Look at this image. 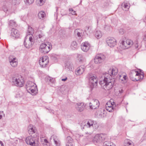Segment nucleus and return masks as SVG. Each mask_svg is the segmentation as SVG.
<instances>
[{
	"label": "nucleus",
	"instance_id": "nucleus-26",
	"mask_svg": "<svg viewBox=\"0 0 146 146\" xmlns=\"http://www.w3.org/2000/svg\"><path fill=\"white\" fill-rule=\"evenodd\" d=\"M95 36L96 38L98 39L101 37L102 36V34L101 31H96L95 34Z\"/></svg>",
	"mask_w": 146,
	"mask_h": 146
},
{
	"label": "nucleus",
	"instance_id": "nucleus-61",
	"mask_svg": "<svg viewBox=\"0 0 146 146\" xmlns=\"http://www.w3.org/2000/svg\"><path fill=\"white\" fill-rule=\"evenodd\" d=\"M123 91L122 90H121V91H119L120 93H122L123 92Z\"/></svg>",
	"mask_w": 146,
	"mask_h": 146
},
{
	"label": "nucleus",
	"instance_id": "nucleus-22",
	"mask_svg": "<svg viewBox=\"0 0 146 146\" xmlns=\"http://www.w3.org/2000/svg\"><path fill=\"white\" fill-rule=\"evenodd\" d=\"M121 7L123 10L125 11L128 10L130 7L129 4L127 1H125L122 3Z\"/></svg>",
	"mask_w": 146,
	"mask_h": 146
},
{
	"label": "nucleus",
	"instance_id": "nucleus-7",
	"mask_svg": "<svg viewBox=\"0 0 146 146\" xmlns=\"http://www.w3.org/2000/svg\"><path fill=\"white\" fill-rule=\"evenodd\" d=\"M52 48V46L47 45L45 43H42L39 47L40 53L45 54L47 53Z\"/></svg>",
	"mask_w": 146,
	"mask_h": 146
},
{
	"label": "nucleus",
	"instance_id": "nucleus-49",
	"mask_svg": "<svg viewBox=\"0 0 146 146\" xmlns=\"http://www.w3.org/2000/svg\"><path fill=\"white\" fill-rule=\"evenodd\" d=\"M44 146H50V143H44Z\"/></svg>",
	"mask_w": 146,
	"mask_h": 146
},
{
	"label": "nucleus",
	"instance_id": "nucleus-24",
	"mask_svg": "<svg viewBox=\"0 0 146 146\" xmlns=\"http://www.w3.org/2000/svg\"><path fill=\"white\" fill-rule=\"evenodd\" d=\"M35 127L32 125H30L28 127V131L29 134L32 135L35 133Z\"/></svg>",
	"mask_w": 146,
	"mask_h": 146
},
{
	"label": "nucleus",
	"instance_id": "nucleus-40",
	"mask_svg": "<svg viewBox=\"0 0 146 146\" xmlns=\"http://www.w3.org/2000/svg\"><path fill=\"white\" fill-rule=\"evenodd\" d=\"M77 56L79 62H81L82 61L83 56L82 54H78Z\"/></svg>",
	"mask_w": 146,
	"mask_h": 146
},
{
	"label": "nucleus",
	"instance_id": "nucleus-34",
	"mask_svg": "<svg viewBox=\"0 0 146 146\" xmlns=\"http://www.w3.org/2000/svg\"><path fill=\"white\" fill-rule=\"evenodd\" d=\"M103 146H115L113 143H110L107 142H105L104 143Z\"/></svg>",
	"mask_w": 146,
	"mask_h": 146
},
{
	"label": "nucleus",
	"instance_id": "nucleus-50",
	"mask_svg": "<svg viewBox=\"0 0 146 146\" xmlns=\"http://www.w3.org/2000/svg\"><path fill=\"white\" fill-rule=\"evenodd\" d=\"M135 48L137 49L138 48V43L137 42H136V43L135 44Z\"/></svg>",
	"mask_w": 146,
	"mask_h": 146
},
{
	"label": "nucleus",
	"instance_id": "nucleus-55",
	"mask_svg": "<svg viewBox=\"0 0 146 146\" xmlns=\"http://www.w3.org/2000/svg\"><path fill=\"white\" fill-rule=\"evenodd\" d=\"M88 137H89V141H92V137H91V136L90 135V134Z\"/></svg>",
	"mask_w": 146,
	"mask_h": 146
},
{
	"label": "nucleus",
	"instance_id": "nucleus-20",
	"mask_svg": "<svg viewBox=\"0 0 146 146\" xmlns=\"http://www.w3.org/2000/svg\"><path fill=\"white\" fill-rule=\"evenodd\" d=\"M85 70V68L84 66H80L76 69L75 73L77 75H80L83 73Z\"/></svg>",
	"mask_w": 146,
	"mask_h": 146
},
{
	"label": "nucleus",
	"instance_id": "nucleus-54",
	"mask_svg": "<svg viewBox=\"0 0 146 146\" xmlns=\"http://www.w3.org/2000/svg\"><path fill=\"white\" fill-rule=\"evenodd\" d=\"M43 140L44 141V143H48L47 140L45 139H44Z\"/></svg>",
	"mask_w": 146,
	"mask_h": 146
},
{
	"label": "nucleus",
	"instance_id": "nucleus-23",
	"mask_svg": "<svg viewBox=\"0 0 146 146\" xmlns=\"http://www.w3.org/2000/svg\"><path fill=\"white\" fill-rule=\"evenodd\" d=\"M81 48L83 51L86 52L89 49V46L88 43L85 42L82 44Z\"/></svg>",
	"mask_w": 146,
	"mask_h": 146
},
{
	"label": "nucleus",
	"instance_id": "nucleus-2",
	"mask_svg": "<svg viewBox=\"0 0 146 146\" xmlns=\"http://www.w3.org/2000/svg\"><path fill=\"white\" fill-rule=\"evenodd\" d=\"M81 127L82 129L87 128L90 130H94L97 129L99 125L96 121L89 120L82 122L81 124Z\"/></svg>",
	"mask_w": 146,
	"mask_h": 146
},
{
	"label": "nucleus",
	"instance_id": "nucleus-4",
	"mask_svg": "<svg viewBox=\"0 0 146 146\" xmlns=\"http://www.w3.org/2000/svg\"><path fill=\"white\" fill-rule=\"evenodd\" d=\"M89 80V85L92 88L97 86L98 80L96 75L92 74H88L87 77Z\"/></svg>",
	"mask_w": 146,
	"mask_h": 146
},
{
	"label": "nucleus",
	"instance_id": "nucleus-41",
	"mask_svg": "<svg viewBox=\"0 0 146 146\" xmlns=\"http://www.w3.org/2000/svg\"><path fill=\"white\" fill-rule=\"evenodd\" d=\"M69 11L71 12V14L73 15H76V11H74L73 9L72 8H70L69 9Z\"/></svg>",
	"mask_w": 146,
	"mask_h": 146
},
{
	"label": "nucleus",
	"instance_id": "nucleus-15",
	"mask_svg": "<svg viewBox=\"0 0 146 146\" xmlns=\"http://www.w3.org/2000/svg\"><path fill=\"white\" fill-rule=\"evenodd\" d=\"M26 143L28 144L33 146H35L36 143L34 138L32 137L29 136L27 137L25 140Z\"/></svg>",
	"mask_w": 146,
	"mask_h": 146
},
{
	"label": "nucleus",
	"instance_id": "nucleus-28",
	"mask_svg": "<svg viewBox=\"0 0 146 146\" xmlns=\"http://www.w3.org/2000/svg\"><path fill=\"white\" fill-rule=\"evenodd\" d=\"M70 47L72 49L75 50L77 48V45L76 41H73L71 44Z\"/></svg>",
	"mask_w": 146,
	"mask_h": 146
},
{
	"label": "nucleus",
	"instance_id": "nucleus-57",
	"mask_svg": "<svg viewBox=\"0 0 146 146\" xmlns=\"http://www.w3.org/2000/svg\"><path fill=\"white\" fill-rule=\"evenodd\" d=\"M67 79V78L66 77L65 78L62 79L61 80L62 81H66Z\"/></svg>",
	"mask_w": 146,
	"mask_h": 146
},
{
	"label": "nucleus",
	"instance_id": "nucleus-47",
	"mask_svg": "<svg viewBox=\"0 0 146 146\" xmlns=\"http://www.w3.org/2000/svg\"><path fill=\"white\" fill-rule=\"evenodd\" d=\"M2 9L5 12H6L7 11L8 9L5 6H3L2 7Z\"/></svg>",
	"mask_w": 146,
	"mask_h": 146
},
{
	"label": "nucleus",
	"instance_id": "nucleus-42",
	"mask_svg": "<svg viewBox=\"0 0 146 146\" xmlns=\"http://www.w3.org/2000/svg\"><path fill=\"white\" fill-rule=\"evenodd\" d=\"M14 143H15V144H17L18 143V141L19 142H21L22 141V140L21 139H19L17 138H15L14 139Z\"/></svg>",
	"mask_w": 146,
	"mask_h": 146
},
{
	"label": "nucleus",
	"instance_id": "nucleus-60",
	"mask_svg": "<svg viewBox=\"0 0 146 146\" xmlns=\"http://www.w3.org/2000/svg\"><path fill=\"white\" fill-rule=\"evenodd\" d=\"M139 76L140 77V79H143V78H142V76H141V75H140V76Z\"/></svg>",
	"mask_w": 146,
	"mask_h": 146
},
{
	"label": "nucleus",
	"instance_id": "nucleus-64",
	"mask_svg": "<svg viewBox=\"0 0 146 146\" xmlns=\"http://www.w3.org/2000/svg\"><path fill=\"white\" fill-rule=\"evenodd\" d=\"M145 19H146V17H145Z\"/></svg>",
	"mask_w": 146,
	"mask_h": 146
},
{
	"label": "nucleus",
	"instance_id": "nucleus-32",
	"mask_svg": "<svg viewBox=\"0 0 146 146\" xmlns=\"http://www.w3.org/2000/svg\"><path fill=\"white\" fill-rule=\"evenodd\" d=\"M34 0H24L25 2L27 5H30L33 3Z\"/></svg>",
	"mask_w": 146,
	"mask_h": 146
},
{
	"label": "nucleus",
	"instance_id": "nucleus-25",
	"mask_svg": "<svg viewBox=\"0 0 146 146\" xmlns=\"http://www.w3.org/2000/svg\"><path fill=\"white\" fill-rule=\"evenodd\" d=\"M33 33V29L31 27L29 26L26 36L28 35V37H29L31 35H32Z\"/></svg>",
	"mask_w": 146,
	"mask_h": 146
},
{
	"label": "nucleus",
	"instance_id": "nucleus-9",
	"mask_svg": "<svg viewBox=\"0 0 146 146\" xmlns=\"http://www.w3.org/2000/svg\"><path fill=\"white\" fill-rule=\"evenodd\" d=\"M106 58V56L102 54H97L94 59V62L96 64H99L104 61Z\"/></svg>",
	"mask_w": 146,
	"mask_h": 146
},
{
	"label": "nucleus",
	"instance_id": "nucleus-17",
	"mask_svg": "<svg viewBox=\"0 0 146 146\" xmlns=\"http://www.w3.org/2000/svg\"><path fill=\"white\" fill-rule=\"evenodd\" d=\"M129 75L130 78H131L133 76H137L140 75L142 76V78L144 77V74H141L139 73L138 72L135 71L134 70H132L130 72Z\"/></svg>",
	"mask_w": 146,
	"mask_h": 146
},
{
	"label": "nucleus",
	"instance_id": "nucleus-3",
	"mask_svg": "<svg viewBox=\"0 0 146 146\" xmlns=\"http://www.w3.org/2000/svg\"><path fill=\"white\" fill-rule=\"evenodd\" d=\"M12 82L13 85L20 87L23 86L25 83L23 78L21 75L18 74H15L13 75Z\"/></svg>",
	"mask_w": 146,
	"mask_h": 146
},
{
	"label": "nucleus",
	"instance_id": "nucleus-21",
	"mask_svg": "<svg viewBox=\"0 0 146 146\" xmlns=\"http://www.w3.org/2000/svg\"><path fill=\"white\" fill-rule=\"evenodd\" d=\"M52 139L54 142L56 146H60V142L58 140L57 137L54 135H52L50 138V140H51Z\"/></svg>",
	"mask_w": 146,
	"mask_h": 146
},
{
	"label": "nucleus",
	"instance_id": "nucleus-12",
	"mask_svg": "<svg viewBox=\"0 0 146 146\" xmlns=\"http://www.w3.org/2000/svg\"><path fill=\"white\" fill-rule=\"evenodd\" d=\"M104 139V137L103 134H100L96 135L94 137L93 140L94 142H102Z\"/></svg>",
	"mask_w": 146,
	"mask_h": 146
},
{
	"label": "nucleus",
	"instance_id": "nucleus-29",
	"mask_svg": "<svg viewBox=\"0 0 146 146\" xmlns=\"http://www.w3.org/2000/svg\"><path fill=\"white\" fill-rule=\"evenodd\" d=\"M45 16V12L43 11L39 12L38 14V18L40 19H42Z\"/></svg>",
	"mask_w": 146,
	"mask_h": 146
},
{
	"label": "nucleus",
	"instance_id": "nucleus-45",
	"mask_svg": "<svg viewBox=\"0 0 146 146\" xmlns=\"http://www.w3.org/2000/svg\"><path fill=\"white\" fill-rule=\"evenodd\" d=\"M119 32L120 34L123 35L124 33V30L122 29H120L119 30Z\"/></svg>",
	"mask_w": 146,
	"mask_h": 146
},
{
	"label": "nucleus",
	"instance_id": "nucleus-5",
	"mask_svg": "<svg viewBox=\"0 0 146 146\" xmlns=\"http://www.w3.org/2000/svg\"><path fill=\"white\" fill-rule=\"evenodd\" d=\"M34 86L35 87H36V84L31 81H27L26 85V88L27 91L32 95H35L36 93Z\"/></svg>",
	"mask_w": 146,
	"mask_h": 146
},
{
	"label": "nucleus",
	"instance_id": "nucleus-43",
	"mask_svg": "<svg viewBox=\"0 0 146 146\" xmlns=\"http://www.w3.org/2000/svg\"><path fill=\"white\" fill-rule=\"evenodd\" d=\"M80 30L79 29H76L75 31V33L77 34V36L79 37L81 36L80 34L81 33L79 31Z\"/></svg>",
	"mask_w": 146,
	"mask_h": 146
},
{
	"label": "nucleus",
	"instance_id": "nucleus-16",
	"mask_svg": "<svg viewBox=\"0 0 146 146\" xmlns=\"http://www.w3.org/2000/svg\"><path fill=\"white\" fill-rule=\"evenodd\" d=\"M37 35V41L39 42H43L45 40L44 35L41 32L38 31Z\"/></svg>",
	"mask_w": 146,
	"mask_h": 146
},
{
	"label": "nucleus",
	"instance_id": "nucleus-19",
	"mask_svg": "<svg viewBox=\"0 0 146 146\" xmlns=\"http://www.w3.org/2000/svg\"><path fill=\"white\" fill-rule=\"evenodd\" d=\"M9 62L10 64L13 67H16L18 64V60L16 58H11L10 57L9 58Z\"/></svg>",
	"mask_w": 146,
	"mask_h": 146
},
{
	"label": "nucleus",
	"instance_id": "nucleus-39",
	"mask_svg": "<svg viewBox=\"0 0 146 146\" xmlns=\"http://www.w3.org/2000/svg\"><path fill=\"white\" fill-rule=\"evenodd\" d=\"M92 28L90 27H86L85 29V31H88L89 33H91L92 32Z\"/></svg>",
	"mask_w": 146,
	"mask_h": 146
},
{
	"label": "nucleus",
	"instance_id": "nucleus-8",
	"mask_svg": "<svg viewBox=\"0 0 146 146\" xmlns=\"http://www.w3.org/2000/svg\"><path fill=\"white\" fill-rule=\"evenodd\" d=\"M49 60L47 56H44L40 58L39 62L40 66L44 68L48 64Z\"/></svg>",
	"mask_w": 146,
	"mask_h": 146
},
{
	"label": "nucleus",
	"instance_id": "nucleus-37",
	"mask_svg": "<svg viewBox=\"0 0 146 146\" xmlns=\"http://www.w3.org/2000/svg\"><path fill=\"white\" fill-rule=\"evenodd\" d=\"M15 23L14 21L10 20L9 23V25L10 27H12L15 26Z\"/></svg>",
	"mask_w": 146,
	"mask_h": 146
},
{
	"label": "nucleus",
	"instance_id": "nucleus-30",
	"mask_svg": "<svg viewBox=\"0 0 146 146\" xmlns=\"http://www.w3.org/2000/svg\"><path fill=\"white\" fill-rule=\"evenodd\" d=\"M50 58L54 61H56L58 58V56L54 54H52L50 55Z\"/></svg>",
	"mask_w": 146,
	"mask_h": 146
},
{
	"label": "nucleus",
	"instance_id": "nucleus-52",
	"mask_svg": "<svg viewBox=\"0 0 146 146\" xmlns=\"http://www.w3.org/2000/svg\"><path fill=\"white\" fill-rule=\"evenodd\" d=\"M0 146H4L3 143L1 141H0Z\"/></svg>",
	"mask_w": 146,
	"mask_h": 146
},
{
	"label": "nucleus",
	"instance_id": "nucleus-6",
	"mask_svg": "<svg viewBox=\"0 0 146 146\" xmlns=\"http://www.w3.org/2000/svg\"><path fill=\"white\" fill-rule=\"evenodd\" d=\"M34 40L31 36L28 37V35L26 36L24 42V45L27 48H29L32 47L34 44Z\"/></svg>",
	"mask_w": 146,
	"mask_h": 146
},
{
	"label": "nucleus",
	"instance_id": "nucleus-1",
	"mask_svg": "<svg viewBox=\"0 0 146 146\" xmlns=\"http://www.w3.org/2000/svg\"><path fill=\"white\" fill-rule=\"evenodd\" d=\"M117 72V69L115 68L110 69L108 71V73H105L104 79L99 82L100 84L103 89L109 90L112 88L114 80L112 78L111 75H116Z\"/></svg>",
	"mask_w": 146,
	"mask_h": 146
},
{
	"label": "nucleus",
	"instance_id": "nucleus-48",
	"mask_svg": "<svg viewBox=\"0 0 146 146\" xmlns=\"http://www.w3.org/2000/svg\"><path fill=\"white\" fill-rule=\"evenodd\" d=\"M108 104V105L109 106H113V105L111 103H110V102H108L106 104Z\"/></svg>",
	"mask_w": 146,
	"mask_h": 146
},
{
	"label": "nucleus",
	"instance_id": "nucleus-33",
	"mask_svg": "<svg viewBox=\"0 0 146 146\" xmlns=\"http://www.w3.org/2000/svg\"><path fill=\"white\" fill-rule=\"evenodd\" d=\"M66 68L68 69L69 71H71L72 69V65L71 64H67L66 66Z\"/></svg>",
	"mask_w": 146,
	"mask_h": 146
},
{
	"label": "nucleus",
	"instance_id": "nucleus-58",
	"mask_svg": "<svg viewBox=\"0 0 146 146\" xmlns=\"http://www.w3.org/2000/svg\"><path fill=\"white\" fill-rule=\"evenodd\" d=\"M20 94L18 93L16 95V97L17 98H18L19 97H20V96H19Z\"/></svg>",
	"mask_w": 146,
	"mask_h": 146
},
{
	"label": "nucleus",
	"instance_id": "nucleus-46",
	"mask_svg": "<svg viewBox=\"0 0 146 146\" xmlns=\"http://www.w3.org/2000/svg\"><path fill=\"white\" fill-rule=\"evenodd\" d=\"M5 116V114L3 113V111H0V119H1L3 117V115Z\"/></svg>",
	"mask_w": 146,
	"mask_h": 146
},
{
	"label": "nucleus",
	"instance_id": "nucleus-13",
	"mask_svg": "<svg viewBox=\"0 0 146 146\" xmlns=\"http://www.w3.org/2000/svg\"><path fill=\"white\" fill-rule=\"evenodd\" d=\"M106 42L108 45L111 47L115 46L116 44V40L113 38H108Z\"/></svg>",
	"mask_w": 146,
	"mask_h": 146
},
{
	"label": "nucleus",
	"instance_id": "nucleus-31",
	"mask_svg": "<svg viewBox=\"0 0 146 146\" xmlns=\"http://www.w3.org/2000/svg\"><path fill=\"white\" fill-rule=\"evenodd\" d=\"M106 104V110L110 112H112L113 110V106H109L108 105Z\"/></svg>",
	"mask_w": 146,
	"mask_h": 146
},
{
	"label": "nucleus",
	"instance_id": "nucleus-35",
	"mask_svg": "<svg viewBox=\"0 0 146 146\" xmlns=\"http://www.w3.org/2000/svg\"><path fill=\"white\" fill-rule=\"evenodd\" d=\"M45 79L46 80H49L50 82H51L52 83H54L55 81L54 79L48 76L46 77L45 78Z\"/></svg>",
	"mask_w": 146,
	"mask_h": 146
},
{
	"label": "nucleus",
	"instance_id": "nucleus-10",
	"mask_svg": "<svg viewBox=\"0 0 146 146\" xmlns=\"http://www.w3.org/2000/svg\"><path fill=\"white\" fill-rule=\"evenodd\" d=\"M100 105L99 101L96 99H93L91 102L89 103V107L90 109H95L98 108Z\"/></svg>",
	"mask_w": 146,
	"mask_h": 146
},
{
	"label": "nucleus",
	"instance_id": "nucleus-62",
	"mask_svg": "<svg viewBox=\"0 0 146 146\" xmlns=\"http://www.w3.org/2000/svg\"><path fill=\"white\" fill-rule=\"evenodd\" d=\"M58 10V8L56 7V11H57Z\"/></svg>",
	"mask_w": 146,
	"mask_h": 146
},
{
	"label": "nucleus",
	"instance_id": "nucleus-38",
	"mask_svg": "<svg viewBox=\"0 0 146 146\" xmlns=\"http://www.w3.org/2000/svg\"><path fill=\"white\" fill-rule=\"evenodd\" d=\"M67 140L68 142V143H72L73 139L70 136H68L67 137Z\"/></svg>",
	"mask_w": 146,
	"mask_h": 146
},
{
	"label": "nucleus",
	"instance_id": "nucleus-56",
	"mask_svg": "<svg viewBox=\"0 0 146 146\" xmlns=\"http://www.w3.org/2000/svg\"><path fill=\"white\" fill-rule=\"evenodd\" d=\"M49 112L51 113H54V111L53 110H52L51 109L49 110Z\"/></svg>",
	"mask_w": 146,
	"mask_h": 146
},
{
	"label": "nucleus",
	"instance_id": "nucleus-36",
	"mask_svg": "<svg viewBox=\"0 0 146 146\" xmlns=\"http://www.w3.org/2000/svg\"><path fill=\"white\" fill-rule=\"evenodd\" d=\"M38 2L37 4V5L41 6L43 5L44 3V0H37V2Z\"/></svg>",
	"mask_w": 146,
	"mask_h": 146
},
{
	"label": "nucleus",
	"instance_id": "nucleus-44",
	"mask_svg": "<svg viewBox=\"0 0 146 146\" xmlns=\"http://www.w3.org/2000/svg\"><path fill=\"white\" fill-rule=\"evenodd\" d=\"M134 76H133L132 77L130 78L131 80L133 81H137L139 80V78H138V79H137L136 78L134 77Z\"/></svg>",
	"mask_w": 146,
	"mask_h": 146
},
{
	"label": "nucleus",
	"instance_id": "nucleus-18",
	"mask_svg": "<svg viewBox=\"0 0 146 146\" xmlns=\"http://www.w3.org/2000/svg\"><path fill=\"white\" fill-rule=\"evenodd\" d=\"M76 105V108L80 112L83 111L85 107V106L83 102L77 103Z\"/></svg>",
	"mask_w": 146,
	"mask_h": 146
},
{
	"label": "nucleus",
	"instance_id": "nucleus-27",
	"mask_svg": "<svg viewBox=\"0 0 146 146\" xmlns=\"http://www.w3.org/2000/svg\"><path fill=\"white\" fill-rule=\"evenodd\" d=\"M132 144V142L129 139H126L125 141V146H133Z\"/></svg>",
	"mask_w": 146,
	"mask_h": 146
},
{
	"label": "nucleus",
	"instance_id": "nucleus-11",
	"mask_svg": "<svg viewBox=\"0 0 146 146\" xmlns=\"http://www.w3.org/2000/svg\"><path fill=\"white\" fill-rule=\"evenodd\" d=\"M120 43L121 44V46L123 48L125 49L128 48L132 45L133 42L132 40L129 39L126 40V41L122 40L121 41Z\"/></svg>",
	"mask_w": 146,
	"mask_h": 146
},
{
	"label": "nucleus",
	"instance_id": "nucleus-59",
	"mask_svg": "<svg viewBox=\"0 0 146 146\" xmlns=\"http://www.w3.org/2000/svg\"><path fill=\"white\" fill-rule=\"evenodd\" d=\"M123 78L125 80H126V76H123Z\"/></svg>",
	"mask_w": 146,
	"mask_h": 146
},
{
	"label": "nucleus",
	"instance_id": "nucleus-63",
	"mask_svg": "<svg viewBox=\"0 0 146 146\" xmlns=\"http://www.w3.org/2000/svg\"><path fill=\"white\" fill-rule=\"evenodd\" d=\"M40 140H41V141H42V140L41 139V138H40Z\"/></svg>",
	"mask_w": 146,
	"mask_h": 146
},
{
	"label": "nucleus",
	"instance_id": "nucleus-14",
	"mask_svg": "<svg viewBox=\"0 0 146 146\" xmlns=\"http://www.w3.org/2000/svg\"><path fill=\"white\" fill-rule=\"evenodd\" d=\"M11 35L14 38H18L20 36V32L17 29L13 28L11 30Z\"/></svg>",
	"mask_w": 146,
	"mask_h": 146
},
{
	"label": "nucleus",
	"instance_id": "nucleus-51",
	"mask_svg": "<svg viewBox=\"0 0 146 146\" xmlns=\"http://www.w3.org/2000/svg\"><path fill=\"white\" fill-rule=\"evenodd\" d=\"M66 146H73V144L71 143H68L66 144Z\"/></svg>",
	"mask_w": 146,
	"mask_h": 146
},
{
	"label": "nucleus",
	"instance_id": "nucleus-53",
	"mask_svg": "<svg viewBox=\"0 0 146 146\" xmlns=\"http://www.w3.org/2000/svg\"><path fill=\"white\" fill-rule=\"evenodd\" d=\"M143 39L144 41H146V34L143 36Z\"/></svg>",
	"mask_w": 146,
	"mask_h": 146
}]
</instances>
